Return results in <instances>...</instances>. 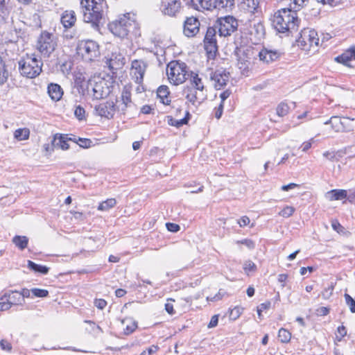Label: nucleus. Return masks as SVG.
<instances>
[{"label":"nucleus","instance_id":"obj_44","mask_svg":"<svg viewBox=\"0 0 355 355\" xmlns=\"http://www.w3.org/2000/svg\"><path fill=\"white\" fill-rule=\"evenodd\" d=\"M254 31L256 36L260 39L263 37L265 34V28L261 23L254 24L252 32Z\"/></svg>","mask_w":355,"mask_h":355},{"label":"nucleus","instance_id":"obj_25","mask_svg":"<svg viewBox=\"0 0 355 355\" xmlns=\"http://www.w3.org/2000/svg\"><path fill=\"white\" fill-rule=\"evenodd\" d=\"M48 94L53 101H60L63 95V90L60 85L56 83H51L48 85Z\"/></svg>","mask_w":355,"mask_h":355},{"label":"nucleus","instance_id":"obj_53","mask_svg":"<svg viewBox=\"0 0 355 355\" xmlns=\"http://www.w3.org/2000/svg\"><path fill=\"white\" fill-rule=\"evenodd\" d=\"M74 114L78 120H83L85 118V110L80 105H78L75 108Z\"/></svg>","mask_w":355,"mask_h":355},{"label":"nucleus","instance_id":"obj_41","mask_svg":"<svg viewBox=\"0 0 355 355\" xmlns=\"http://www.w3.org/2000/svg\"><path fill=\"white\" fill-rule=\"evenodd\" d=\"M247 59H242L240 56L238 59V67L242 71L243 74H246L249 71L250 58L246 57Z\"/></svg>","mask_w":355,"mask_h":355},{"label":"nucleus","instance_id":"obj_29","mask_svg":"<svg viewBox=\"0 0 355 355\" xmlns=\"http://www.w3.org/2000/svg\"><path fill=\"white\" fill-rule=\"evenodd\" d=\"M190 77L191 87L196 88V89H200V91H207L202 78L198 73L191 72Z\"/></svg>","mask_w":355,"mask_h":355},{"label":"nucleus","instance_id":"obj_21","mask_svg":"<svg viewBox=\"0 0 355 355\" xmlns=\"http://www.w3.org/2000/svg\"><path fill=\"white\" fill-rule=\"evenodd\" d=\"M121 98V103L117 106V110L118 111L124 113L126 108L132 105L130 87L128 85L123 87Z\"/></svg>","mask_w":355,"mask_h":355},{"label":"nucleus","instance_id":"obj_61","mask_svg":"<svg viewBox=\"0 0 355 355\" xmlns=\"http://www.w3.org/2000/svg\"><path fill=\"white\" fill-rule=\"evenodd\" d=\"M237 223L241 227H243L250 224V220L248 216H243L238 220Z\"/></svg>","mask_w":355,"mask_h":355},{"label":"nucleus","instance_id":"obj_38","mask_svg":"<svg viewBox=\"0 0 355 355\" xmlns=\"http://www.w3.org/2000/svg\"><path fill=\"white\" fill-rule=\"evenodd\" d=\"M30 135V130L28 128H19L14 132V137L18 141L28 139Z\"/></svg>","mask_w":355,"mask_h":355},{"label":"nucleus","instance_id":"obj_15","mask_svg":"<svg viewBox=\"0 0 355 355\" xmlns=\"http://www.w3.org/2000/svg\"><path fill=\"white\" fill-rule=\"evenodd\" d=\"M210 79L216 89H221L229 81L230 73L225 69H218L211 73Z\"/></svg>","mask_w":355,"mask_h":355},{"label":"nucleus","instance_id":"obj_23","mask_svg":"<svg viewBox=\"0 0 355 355\" xmlns=\"http://www.w3.org/2000/svg\"><path fill=\"white\" fill-rule=\"evenodd\" d=\"M355 60V46H351L341 55L336 57L334 60L338 63L349 66V62Z\"/></svg>","mask_w":355,"mask_h":355},{"label":"nucleus","instance_id":"obj_62","mask_svg":"<svg viewBox=\"0 0 355 355\" xmlns=\"http://www.w3.org/2000/svg\"><path fill=\"white\" fill-rule=\"evenodd\" d=\"M224 105L220 103L219 105L214 109V116L217 119H219L223 112Z\"/></svg>","mask_w":355,"mask_h":355},{"label":"nucleus","instance_id":"obj_3","mask_svg":"<svg viewBox=\"0 0 355 355\" xmlns=\"http://www.w3.org/2000/svg\"><path fill=\"white\" fill-rule=\"evenodd\" d=\"M130 15V13L123 15L109 24V29L114 35L124 38L130 33L137 34L138 24Z\"/></svg>","mask_w":355,"mask_h":355},{"label":"nucleus","instance_id":"obj_17","mask_svg":"<svg viewBox=\"0 0 355 355\" xmlns=\"http://www.w3.org/2000/svg\"><path fill=\"white\" fill-rule=\"evenodd\" d=\"M200 26V23L198 18L187 17L184 22L183 33L188 37H194L199 32Z\"/></svg>","mask_w":355,"mask_h":355},{"label":"nucleus","instance_id":"obj_33","mask_svg":"<svg viewBox=\"0 0 355 355\" xmlns=\"http://www.w3.org/2000/svg\"><path fill=\"white\" fill-rule=\"evenodd\" d=\"M122 323L125 326L123 329L125 335L132 334L137 327V322L132 318H125L122 320Z\"/></svg>","mask_w":355,"mask_h":355},{"label":"nucleus","instance_id":"obj_24","mask_svg":"<svg viewBox=\"0 0 355 355\" xmlns=\"http://www.w3.org/2000/svg\"><path fill=\"white\" fill-rule=\"evenodd\" d=\"M106 64L110 69L116 70L123 66L124 58L120 53H112L111 57L107 60Z\"/></svg>","mask_w":355,"mask_h":355},{"label":"nucleus","instance_id":"obj_42","mask_svg":"<svg viewBox=\"0 0 355 355\" xmlns=\"http://www.w3.org/2000/svg\"><path fill=\"white\" fill-rule=\"evenodd\" d=\"M8 79V71L6 69L4 63L0 57V85H3Z\"/></svg>","mask_w":355,"mask_h":355},{"label":"nucleus","instance_id":"obj_48","mask_svg":"<svg viewBox=\"0 0 355 355\" xmlns=\"http://www.w3.org/2000/svg\"><path fill=\"white\" fill-rule=\"evenodd\" d=\"M346 304L349 306L350 311L355 313V300L347 293L344 295Z\"/></svg>","mask_w":355,"mask_h":355},{"label":"nucleus","instance_id":"obj_52","mask_svg":"<svg viewBox=\"0 0 355 355\" xmlns=\"http://www.w3.org/2000/svg\"><path fill=\"white\" fill-rule=\"evenodd\" d=\"M12 306L9 303V302L7 300L6 296H4L3 295L0 297V311H7Z\"/></svg>","mask_w":355,"mask_h":355},{"label":"nucleus","instance_id":"obj_11","mask_svg":"<svg viewBox=\"0 0 355 355\" xmlns=\"http://www.w3.org/2000/svg\"><path fill=\"white\" fill-rule=\"evenodd\" d=\"M353 120L347 117H340L334 116L324 123V124H330L332 129L336 132H349L353 130L352 125Z\"/></svg>","mask_w":355,"mask_h":355},{"label":"nucleus","instance_id":"obj_51","mask_svg":"<svg viewBox=\"0 0 355 355\" xmlns=\"http://www.w3.org/2000/svg\"><path fill=\"white\" fill-rule=\"evenodd\" d=\"M235 243L237 245H240V244L244 245L250 250L254 249L255 247L254 242L252 240L249 239L238 240V241H236Z\"/></svg>","mask_w":355,"mask_h":355},{"label":"nucleus","instance_id":"obj_43","mask_svg":"<svg viewBox=\"0 0 355 355\" xmlns=\"http://www.w3.org/2000/svg\"><path fill=\"white\" fill-rule=\"evenodd\" d=\"M243 268L245 272L249 275L250 272H253L257 270V266L251 260H248L244 262Z\"/></svg>","mask_w":355,"mask_h":355},{"label":"nucleus","instance_id":"obj_7","mask_svg":"<svg viewBox=\"0 0 355 355\" xmlns=\"http://www.w3.org/2000/svg\"><path fill=\"white\" fill-rule=\"evenodd\" d=\"M297 44L302 50L309 51L311 48L317 47L319 44L318 33L314 29L304 28L300 32Z\"/></svg>","mask_w":355,"mask_h":355},{"label":"nucleus","instance_id":"obj_64","mask_svg":"<svg viewBox=\"0 0 355 355\" xmlns=\"http://www.w3.org/2000/svg\"><path fill=\"white\" fill-rule=\"evenodd\" d=\"M347 200L352 204H355V189L347 191Z\"/></svg>","mask_w":355,"mask_h":355},{"label":"nucleus","instance_id":"obj_30","mask_svg":"<svg viewBox=\"0 0 355 355\" xmlns=\"http://www.w3.org/2000/svg\"><path fill=\"white\" fill-rule=\"evenodd\" d=\"M193 3L196 9L198 10L214 9L215 0H194Z\"/></svg>","mask_w":355,"mask_h":355},{"label":"nucleus","instance_id":"obj_37","mask_svg":"<svg viewBox=\"0 0 355 355\" xmlns=\"http://www.w3.org/2000/svg\"><path fill=\"white\" fill-rule=\"evenodd\" d=\"M28 267L29 269L43 275H46L49 272V268L46 266L37 264L30 260L28 261Z\"/></svg>","mask_w":355,"mask_h":355},{"label":"nucleus","instance_id":"obj_32","mask_svg":"<svg viewBox=\"0 0 355 355\" xmlns=\"http://www.w3.org/2000/svg\"><path fill=\"white\" fill-rule=\"evenodd\" d=\"M190 114L188 111L185 113V116L181 119H176L173 118L172 116H168V123L171 126H175L176 128H180L184 124L188 123L189 119Z\"/></svg>","mask_w":355,"mask_h":355},{"label":"nucleus","instance_id":"obj_50","mask_svg":"<svg viewBox=\"0 0 355 355\" xmlns=\"http://www.w3.org/2000/svg\"><path fill=\"white\" fill-rule=\"evenodd\" d=\"M55 145L64 150H68L69 148V145L67 138L62 136L59 137L58 141L56 142Z\"/></svg>","mask_w":355,"mask_h":355},{"label":"nucleus","instance_id":"obj_31","mask_svg":"<svg viewBox=\"0 0 355 355\" xmlns=\"http://www.w3.org/2000/svg\"><path fill=\"white\" fill-rule=\"evenodd\" d=\"M157 97L160 99V102L164 105H168L170 99L168 97L169 91L167 86L162 85L159 87L157 91Z\"/></svg>","mask_w":355,"mask_h":355},{"label":"nucleus","instance_id":"obj_5","mask_svg":"<svg viewBox=\"0 0 355 355\" xmlns=\"http://www.w3.org/2000/svg\"><path fill=\"white\" fill-rule=\"evenodd\" d=\"M166 74L170 83L179 85L187 80L189 76V70L184 62L173 60L167 64Z\"/></svg>","mask_w":355,"mask_h":355},{"label":"nucleus","instance_id":"obj_45","mask_svg":"<svg viewBox=\"0 0 355 355\" xmlns=\"http://www.w3.org/2000/svg\"><path fill=\"white\" fill-rule=\"evenodd\" d=\"M289 111L288 105L285 103H281L278 105L276 112L278 116H286Z\"/></svg>","mask_w":355,"mask_h":355},{"label":"nucleus","instance_id":"obj_40","mask_svg":"<svg viewBox=\"0 0 355 355\" xmlns=\"http://www.w3.org/2000/svg\"><path fill=\"white\" fill-rule=\"evenodd\" d=\"M278 338L281 343H287L291 340V333L284 328H281L278 332Z\"/></svg>","mask_w":355,"mask_h":355},{"label":"nucleus","instance_id":"obj_36","mask_svg":"<svg viewBox=\"0 0 355 355\" xmlns=\"http://www.w3.org/2000/svg\"><path fill=\"white\" fill-rule=\"evenodd\" d=\"M116 205V200L115 198H109L99 204L98 206V210L106 211L113 208Z\"/></svg>","mask_w":355,"mask_h":355},{"label":"nucleus","instance_id":"obj_1","mask_svg":"<svg viewBox=\"0 0 355 355\" xmlns=\"http://www.w3.org/2000/svg\"><path fill=\"white\" fill-rule=\"evenodd\" d=\"M300 21L296 11L291 8L278 10L274 13L272 19L275 30L282 33H289L296 31Z\"/></svg>","mask_w":355,"mask_h":355},{"label":"nucleus","instance_id":"obj_9","mask_svg":"<svg viewBox=\"0 0 355 355\" xmlns=\"http://www.w3.org/2000/svg\"><path fill=\"white\" fill-rule=\"evenodd\" d=\"M238 28V21L233 16H225L218 18L216 21V28L218 30L219 35L227 37L235 32Z\"/></svg>","mask_w":355,"mask_h":355},{"label":"nucleus","instance_id":"obj_2","mask_svg":"<svg viewBox=\"0 0 355 355\" xmlns=\"http://www.w3.org/2000/svg\"><path fill=\"white\" fill-rule=\"evenodd\" d=\"M83 21L97 28L103 19L107 6L105 0H81Z\"/></svg>","mask_w":355,"mask_h":355},{"label":"nucleus","instance_id":"obj_54","mask_svg":"<svg viewBox=\"0 0 355 355\" xmlns=\"http://www.w3.org/2000/svg\"><path fill=\"white\" fill-rule=\"evenodd\" d=\"M271 306L270 302L268 301L263 303H261L257 306V313L259 315V318L261 319V313L264 311H266L270 309Z\"/></svg>","mask_w":355,"mask_h":355},{"label":"nucleus","instance_id":"obj_4","mask_svg":"<svg viewBox=\"0 0 355 355\" xmlns=\"http://www.w3.org/2000/svg\"><path fill=\"white\" fill-rule=\"evenodd\" d=\"M19 71L21 76L28 78H34L42 72L43 62L34 53H26L18 62Z\"/></svg>","mask_w":355,"mask_h":355},{"label":"nucleus","instance_id":"obj_39","mask_svg":"<svg viewBox=\"0 0 355 355\" xmlns=\"http://www.w3.org/2000/svg\"><path fill=\"white\" fill-rule=\"evenodd\" d=\"M12 10L10 5L0 6V22L5 23L9 18Z\"/></svg>","mask_w":355,"mask_h":355},{"label":"nucleus","instance_id":"obj_28","mask_svg":"<svg viewBox=\"0 0 355 355\" xmlns=\"http://www.w3.org/2000/svg\"><path fill=\"white\" fill-rule=\"evenodd\" d=\"M347 191L345 189H332L326 193V198L331 201L346 199Z\"/></svg>","mask_w":355,"mask_h":355},{"label":"nucleus","instance_id":"obj_34","mask_svg":"<svg viewBox=\"0 0 355 355\" xmlns=\"http://www.w3.org/2000/svg\"><path fill=\"white\" fill-rule=\"evenodd\" d=\"M234 5V0H215L214 9L231 10Z\"/></svg>","mask_w":355,"mask_h":355},{"label":"nucleus","instance_id":"obj_13","mask_svg":"<svg viewBox=\"0 0 355 355\" xmlns=\"http://www.w3.org/2000/svg\"><path fill=\"white\" fill-rule=\"evenodd\" d=\"M186 99L193 105L197 106L207 99V91H200L187 86L184 89Z\"/></svg>","mask_w":355,"mask_h":355},{"label":"nucleus","instance_id":"obj_20","mask_svg":"<svg viewBox=\"0 0 355 355\" xmlns=\"http://www.w3.org/2000/svg\"><path fill=\"white\" fill-rule=\"evenodd\" d=\"M92 87L93 96L94 98H103L110 94V89L106 86L105 80H101L91 85Z\"/></svg>","mask_w":355,"mask_h":355},{"label":"nucleus","instance_id":"obj_47","mask_svg":"<svg viewBox=\"0 0 355 355\" xmlns=\"http://www.w3.org/2000/svg\"><path fill=\"white\" fill-rule=\"evenodd\" d=\"M85 322L89 324L91 328L90 332L92 333L94 335L97 336L103 332V330L101 328V327L97 325L92 320H85Z\"/></svg>","mask_w":355,"mask_h":355},{"label":"nucleus","instance_id":"obj_16","mask_svg":"<svg viewBox=\"0 0 355 355\" xmlns=\"http://www.w3.org/2000/svg\"><path fill=\"white\" fill-rule=\"evenodd\" d=\"M116 109L117 106L113 101L101 103L95 107L96 114L107 119H112Z\"/></svg>","mask_w":355,"mask_h":355},{"label":"nucleus","instance_id":"obj_49","mask_svg":"<svg viewBox=\"0 0 355 355\" xmlns=\"http://www.w3.org/2000/svg\"><path fill=\"white\" fill-rule=\"evenodd\" d=\"M31 293L36 297H46L49 295V291L47 290L37 288H32Z\"/></svg>","mask_w":355,"mask_h":355},{"label":"nucleus","instance_id":"obj_57","mask_svg":"<svg viewBox=\"0 0 355 355\" xmlns=\"http://www.w3.org/2000/svg\"><path fill=\"white\" fill-rule=\"evenodd\" d=\"M159 349V347L157 345H152L144 350L139 355H151L155 352H157Z\"/></svg>","mask_w":355,"mask_h":355},{"label":"nucleus","instance_id":"obj_19","mask_svg":"<svg viewBox=\"0 0 355 355\" xmlns=\"http://www.w3.org/2000/svg\"><path fill=\"white\" fill-rule=\"evenodd\" d=\"M74 84L78 92L82 95H85L89 93V87L92 85V83L87 81L85 76L82 73L78 72L74 74Z\"/></svg>","mask_w":355,"mask_h":355},{"label":"nucleus","instance_id":"obj_6","mask_svg":"<svg viewBox=\"0 0 355 355\" xmlns=\"http://www.w3.org/2000/svg\"><path fill=\"white\" fill-rule=\"evenodd\" d=\"M57 44L55 35L44 31L37 38L36 49L43 56L49 57L55 51Z\"/></svg>","mask_w":355,"mask_h":355},{"label":"nucleus","instance_id":"obj_46","mask_svg":"<svg viewBox=\"0 0 355 355\" xmlns=\"http://www.w3.org/2000/svg\"><path fill=\"white\" fill-rule=\"evenodd\" d=\"M295 211V209L293 207L286 206L279 212V215L284 218H288L294 214Z\"/></svg>","mask_w":355,"mask_h":355},{"label":"nucleus","instance_id":"obj_59","mask_svg":"<svg viewBox=\"0 0 355 355\" xmlns=\"http://www.w3.org/2000/svg\"><path fill=\"white\" fill-rule=\"evenodd\" d=\"M94 306L100 310H103L107 306V302L104 299H95Z\"/></svg>","mask_w":355,"mask_h":355},{"label":"nucleus","instance_id":"obj_8","mask_svg":"<svg viewBox=\"0 0 355 355\" xmlns=\"http://www.w3.org/2000/svg\"><path fill=\"white\" fill-rule=\"evenodd\" d=\"M77 52L87 61H93L100 55L99 46L93 40L81 41L78 45Z\"/></svg>","mask_w":355,"mask_h":355},{"label":"nucleus","instance_id":"obj_27","mask_svg":"<svg viewBox=\"0 0 355 355\" xmlns=\"http://www.w3.org/2000/svg\"><path fill=\"white\" fill-rule=\"evenodd\" d=\"M6 296L7 300L11 306L12 305H21L24 302V300L21 297L19 292L17 291H9L3 294Z\"/></svg>","mask_w":355,"mask_h":355},{"label":"nucleus","instance_id":"obj_63","mask_svg":"<svg viewBox=\"0 0 355 355\" xmlns=\"http://www.w3.org/2000/svg\"><path fill=\"white\" fill-rule=\"evenodd\" d=\"M332 228L338 233H340L344 230V227L340 224L338 220H333L331 222Z\"/></svg>","mask_w":355,"mask_h":355},{"label":"nucleus","instance_id":"obj_35","mask_svg":"<svg viewBox=\"0 0 355 355\" xmlns=\"http://www.w3.org/2000/svg\"><path fill=\"white\" fill-rule=\"evenodd\" d=\"M12 243L21 250H23L28 245V239L25 236H15L12 239Z\"/></svg>","mask_w":355,"mask_h":355},{"label":"nucleus","instance_id":"obj_55","mask_svg":"<svg viewBox=\"0 0 355 355\" xmlns=\"http://www.w3.org/2000/svg\"><path fill=\"white\" fill-rule=\"evenodd\" d=\"M92 141L89 139L79 138L78 144L84 148H89L92 146Z\"/></svg>","mask_w":355,"mask_h":355},{"label":"nucleus","instance_id":"obj_14","mask_svg":"<svg viewBox=\"0 0 355 355\" xmlns=\"http://www.w3.org/2000/svg\"><path fill=\"white\" fill-rule=\"evenodd\" d=\"M146 68L147 64L144 60H134L132 61L130 75L136 83L140 84L143 82Z\"/></svg>","mask_w":355,"mask_h":355},{"label":"nucleus","instance_id":"obj_10","mask_svg":"<svg viewBox=\"0 0 355 355\" xmlns=\"http://www.w3.org/2000/svg\"><path fill=\"white\" fill-rule=\"evenodd\" d=\"M205 49L207 53L209 58H214L218 51V46L216 41V28L208 27L205 39Z\"/></svg>","mask_w":355,"mask_h":355},{"label":"nucleus","instance_id":"obj_22","mask_svg":"<svg viewBox=\"0 0 355 355\" xmlns=\"http://www.w3.org/2000/svg\"><path fill=\"white\" fill-rule=\"evenodd\" d=\"M259 0H243L241 3V8L249 14H257L261 12Z\"/></svg>","mask_w":355,"mask_h":355},{"label":"nucleus","instance_id":"obj_56","mask_svg":"<svg viewBox=\"0 0 355 355\" xmlns=\"http://www.w3.org/2000/svg\"><path fill=\"white\" fill-rule=\"evenodd\" d=\"M347 335L346 327L343 325L339 326L337 329L336 337L339 341Z\"/></svg>","mask_w":355,"mask_h":355},{"label":"nucleus","instance_id":"obj_18","mask_svg":"<svg viewBox=\"0 0 355 355\" xmlns=\"http://www.w3.org/2000/svg\"><path fill=\"white\" fill-rule=\"evenodd\" d=\"M180 0H162L161 10L165 15L175 17L180 10Z\"/></svg>","mask_w":355,"mask_h":355},{"label":"nucleus","instance_id":"obj_26","mask_svg":"<svg viewBox=\"0 0 355 355\" xmlns=\"http://www.w3.org/2000/svg\"><path fill=\"white\" fill-rule=\"evenodd\" d=\"M76 21L75 12L73 10H66L61 17V22L65 28L72 27Z\"/></svg>","mask_w":355,"mask_h":355},{"label":"nucleus","instance_id":"obj_58","mask_svg":"<svg viewBox=\"0 0 355 355\" xmlns=\"http://www.w3.org/2000/svg\"><path fill=\"white\" fill-rule=\"evenodd\" d=\"M241 313V309L239 307H234L230 312V318L235 320L240 316Z\"/></svg>","mask_w":355,"mask_h":355},{"label":"nucleus","instance_id":"obj_60","mask_svg":"<svg viewBox=\"0 0 355 355\" xmlns=\"http://www.w3.org/2000/svg\"><path fill=\"white\" fill-rule=\"evenodd\" d=\"M323 157L329 159L331 162H338V157H336V155H334V151H325L322 154Z\"/></svg>","mask_w":355,"mask_h":355},{"label":"nucleus","instance_id":"obj_12","mask_svg":"<svg viewBox=\"0 0 355 355\" xmlns=\"http://www.w3.org/2000/svg\"><path fill=\"white\" fill-rule=\"evenodd\" d=\"M283 53L279 50L272 49L270 46H263L258 53L259 60L266 64H270L278 61L282 56Z\"/></svg>","mask_w":355,"mask_h":355}]
</instances>
